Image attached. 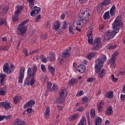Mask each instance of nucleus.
I'll list each match as a JSON object with an SVG mask.
<instances>
[{"label": "nucleus", "instance_id": "nucleus-1", "mask_svg": "<svg viewBox=\"0 0 125 125\" xmlns=\"http://www.w3.org/2000/svg\"><path fill=\"white\" fill-rule=\"evenodd\" d=\"M106 60H107V57L105 55H103L97 59L95 61V72L97 73H99L98 77H99V79H103L104 77L106 76V72H107L106 69H105V68H103L101 70L102 67L104 66V63H105Z\"/></svg>", "mask_w": 125, "mask_h": 125}, {"label": "nucleus", "instance_id": "nucleus-2", "mask_svg": "<svg viewBox=\"0 0 125 125\" xmlns=\"http://www.w3.org/2000/svg\"><path fill=\"white\" fill-rule=\"evenodd\" d=\"M123 23L120 20H119L118 19H116L113 23H112V30H108L105 33V40L106 42H109L111 39L115 38L116 35L120 32V29L123 28Z\"/></svg>", "mask_w": 125, "mask_h": 125}, {"label": "nucleus", "instance_id": "nucleus-3", "mask_svg": "<svg viewBox=\"0 0 125 125\" xmlns=\"http://www.w3.org/2000/svg\"><path fill=\"white\" fill-rule=\"evenodd\" d=\"M38 67L34 65L32 68L28 67L27 72V77L24 80V86L26 85H33L35 83V77L37 75Z\"/></svg>", "mask_w": 125, "mask_h": 125}, {"label": "nucleus", "instance_id": "nucleus-4", "mask_svg": "<svg viewBox=\"0 0 125 125\" xmlns=\"http://www.w3.org/2000/svg\"><path fill=\"white\" fill-rule=\"evenodd\" d=\"M81 15L79 16V20L76 23L77 25H84L86 23L90 20L91 15V11L88 9H83L82 12L81 11ZM84 20V21H83Z\"/></svg>", "mask_w": 125, "mask_h": 125}, {"label": "nucleus", "instance_id": "nucleus-5", "mask_svg": "<svg viewBox=\"0 0 125 125\" xmlns=\"http://www.w3.org/2000/svg\"><path fill=\"white\" fill-rule=\"evenodd\" d=\"M59 98L57 100V103H64L66 99V97L68 95L67 89L64 87H62L59 92Z\"/></svg>", "mask_w": 125, "mask_h": 125}, {"label": "nucleus", "instance_id": "nucleus-6", "mask_svg": "<svg viewBox=\"0 0 125 125\" xmlns=\"http://www.w3.org/2000/svg\"><path fill=\"white\" fill-rule=\"evenodd\" d=\"M16 66L13 64H11L10 66L8 63L5 62L3 65V71L5 74H12Z\"/></svg>", "mask_w": 125, "mask_h": 125}, {"label": "nucleus", "instance_id": "nucleus-7", "mask_svg": "<svg viewBox=\"0 0 125 125\" xmlns=\"http://www.w3.org/2000/svg\"><path fill=\"white\" fill-rule=\"evenodd\" d=\"M27 26L21 25V24H19L17 28V34L19 36H21V37H24L27 33Z\"/></svg>", "mask_w": 125, "mask_h": 125}, {"label": "nucleus", "instance_id": "nucleus-8", "mask_svg": "<svg viewBox=\"0 0 125 125\" xmlns=\"http://www.w3.org/2000/svg\"><path fill=\"white\" fill-rule=\"evenodd\" d=\"M101 38L100 37H97L94 40L93 45H94L91 49L94 51H97V50H99V49L102 47L101 46Z\"/></svg>", "mask_w": 125, "mask_h": 125}, {"label": "nucleus", "instance_id": "nucleus-9", "mask_svg": "<svg viewBox=\"0 0 125 125\" xmlns=\"http://www.w3.org/2000/svg\"><path fill=\"white\" fill-rule=\"evenodd\" d=\"M70 56H71V47H69L63 50L61 54V58H63V59H67Z\"/></svg>", "mask_w": 125, "mask_h": 125}, {"label": "nucleus", "instance_id": "nucleus-10", "mask_svg": "<svg viewBox=\"0 0 125 125\" xmlns=\"http://www.w3.org/2000/svg\"><path fill=\"white\" fill-rule=\"evenodd\" d=\"M25 67H22L20 70V74L18 77V83H22L23 80H24V77L25 75Z\"/></svg>", "mask_w": 125, "mask_h": 125}, {"label": "nucleus", "instance_id": "nucleus-11", "mask_svg": "<svg viewBox=\"0 0 125 125\" xmlns=\"http://www.w3.org/2000/svg\"><path fill=\"white\" fill-rule=\"evenodd\" d=\"M0 106L2 108H4V109H10L11 108V105H10V103L5 101V102H0Z\"/></svg>", "mask_w": 125, "mask_h": 125}, {"label": "nucleus", "instance_id": "nucleus-12", "mask_svg": "<svg viewBox=\"0 0 125 125\" xmlns=\"http://www.w3.org/2000/svg\"><path fill=\"white\" fill-rule=\"evenodd\" d=\"M78 83L79 80H78V79L75 78H73L69 80L68 82V85L69 86H75L76 84H78Z\"/></svg>", "mask_w": 125, "mask_h": 125}, {"label": "nucleus", "instance_id": "nucleus-13", "mask_svg": "<svg viewBox=\"0 0 125 125\" xmlns=\"http://www.w3.org/2000/svg\"><path fill=\"white\" fill-rule=\"evenodd\" d=\"M36 102L33 100H30L28 102H27L23 106L24 109H27L28 107L33 108V105H35Z\"/></svg>", "mask_w": 125, "mask_h": 125}, {"label": "nucleus", "instance_id": "nucleus-14", "mask_svg": "<svg viewBox=\"0 0 125 125\" xmlns=\"http://www.w3.org/2000/svg\"><path fill=\"white\" fill-rule=\"evenodd\" d=\"M23 10H24V6L22 5H18L15 7V11L14 12L20 15L21 13H22Z\"/></svg>", "mask_w": 125, "mask_h": 125}, {"label": "nucleus", "instance_id": "nucleus-15", "mask_svg": "<svg viewBox=\"0 0 125 125\" xmlns=\"http://www.w3.org/2000/svg\"><path fill=\"white\" fill-rule=\"evenodd\" d=\"M61 27V22L60 21L57 20L53 23V29L55 31H57Z\"/></svg>", "mask_w": 125, "mask_h": 125}, {"label": "nucleus", "instance_id": "nucleus-16", "mask_svg": "<svg viewBox=\"0 0 125 125\" xmlns=\"http://www.w3.org/2000/svg\"><path fill=\"white\" fill-rule=\"evenodd\" d=\"M85 70H86V67L83 64H80L77 68V70L78 71L80 74L84 73Z\"/></svg>", "mask_w": 125, "mask_h": 125}, {"label": "nucleus", "instance_id": "nucleus-17", "mask_svg": "<svg viewBox=\"0 0 125 125\" xmlns=\"http://www.w3.org/2000/svg\"><path fill=\"white\" fill-rule=\"evenodd\" d=\"M104 113L106 116H111V115L114 113L113 107H112L111 105L109 106L105 110Z\"/></svg>", "mask_w": 125, "mask_h": 125}, {"label": "nucleus", "instance_id": "nucleus-18", "mask_svg": "<svg viewBox=\"0 0 125 125\" xmlns=\"http://www.w3.org/2000/svg\"><path fill=\"white\" fill-rule=\"evenodd\" d=\"M50 115V107L48 106L46 108L45 112H44V118L48 120L49 119V116Z\"/></svg>", "mask_w": 125, "mask_h": 125}, {"label": "nucleus", "instance_id": "nucleus-19", "mask_svg": "<svg viewBox=\"0 0 125 125\" xmlns=\"http://www.w3.org/2000/svg\"><path fill=\"white\" fill-rule=\"evenodd\" d=\"M116 6L115 5H113L110 8L109 12L111 17H114V16L116 15Z\"/></svg>", "mask_w": 125, "mask_h": 125}, {"label": "nucleus", "instance_id": "nucleus-20", "mask_svg": "<svg viewBox=\"0 0 125 125\" xmlns=\"http://www.w3.org/2000/svg\"><path fill=\"white\" fill-rule=\"evenodd\" d=\"M102 122H103V120L101 118V117L99 116H97L95 117V125H101V124H102Z\"/></svg>", "mask_w": 125, "mask_h": 125}, {"label": "nucleus", "instance_id": "nucleus-21", "mask_svg": "<svg viewBox=\"0 0 125 125\" xmlns=\"http://www.w3.org/2000/svg\"><path fill=\"white\" fill-rule=\"evenodd\" d=\"M19 16H20L19 14H17V13L14 12V14L13 16H12V21L14 22H18L19 21Z\"/></svg>", "mask_w": 125, "mask_h": 125}, {"label": "nucleus", "instance_id": "nucleus-22", "mask_svg": "<svg viewBox=\"0 0 125 125\" xmlns=\"http://www.w3.org/2000/svg\"><path fill=\"white\" fill-rule=\"evenodd\" d=\"M6 78V74L4 73H0V83L1 84H4V79Z\"/></svg>", "mask_w": 125, "mask_h": 125}, {"label": "nucleus", "instance_id": "nucleus-23", "mask_svg": "<svg viewBox=\"0 0 125 125\" xmlns=\"http://www.w3.org/2000/svg\"><path fill=\"white\" fill-rule=\"evenodd\" d=\"M95 57V53L94 52H91L86 56V58L88 60H91V59H93Z\"/></svg>", "mask_w": 125, "mask_h": 125}, {"label": "nucleus", "instance_id": "nucleus-24", "mask_svg": "<svg viewBox=\"0 0 125 125\" xmlns=\"http://www.w3.org/2000/svg\"><path fill=\"white\" fill-rule=\"evenodd\" d=\"M48 70L49 72L51 73L52 76H54V75H55V68H54V67L51 65H48Z\"/></svg>", "mask_w": 125, "mask_h": 125}, {"label": "nucleus", "instance_id": "nucleus-25", "mask_svg": "<svg viewBox=\"0 0 125 125\" xmlns=\"http://www.w3.org/2000/svg\"><path fill=\"white\" fill-rule=\"evenodd\" d=\"M105 96L108 99H112L114 98V93H113V91H110L107 92L105 94Z\"/></svg>", "mask_w": 125, "mask_h": 125}, {"label": "nucleus", "instance_id": "nucleus-26", "mask_svg": "<svg viewBox=\"0 0 125 125\" xmlns=\"http://www.w3.org/2000/svg\"><path fill=\"white\" fill-rule=\"evenodd\" d=\"M103 18L104 20H109V19H110L111 17L110 16V11H108L106 12L103 16Z\"/></svg>", "mask_w": 125, "mask_h": 125}, {"label": "nucleus", "instance_id": "nucleus-27", "mask_svg": "<svg viewBox=\"0 0 125 125\" xmlns=\"http://www.w3.org/2000/svg\"><path fill=\"white\" fill-rule=\"evenodd\" d=\"M9 9V7H8V6L4 5L2 8V13L3 14H6V13L8 12Z\"/></svg>", "mask_w": 125, "mask_h": 125}, {"label": "nucleus", "instance_id": "nucleus-28", "mask_svg": "<svg viewBox=\"0 0 125 125\" xmlns=\"http://www.w3.org/2000/svg\"><path fill=\"white\" fill-rule=\"evenodd\" d=\"M22 98L21 97L19 96H15L13 99V102L15 104H17L18 103L19 101H20V100Z\"/></svg>", "mask_w": 125, "mask_h": 125}, {"label": "nucleus", "instance_id": "nucleus-29", "mask_svg": "<svg viewBox=\"0 0 125 125\" xmlns=\"http://www.w3.org/2000/svg\"><path fill=\"white\" fill-rule=\"evenodd\" d=\"M90 116L92 119H94V118H96V111H95V110L94 109H92L90 111Z\"/></svg>", "mask_w": 125, "mask_h": 125}, {"label": "nucleus", "instance_id": "nucleus-30", "mask_svg": "<svg viewBox=\"0 0 125 125\" xmlns=\"http://www.w3.org/2000/svg\"><path fill=\"white\" fill-rule=\"evenodd\" d=\"M78 114H73L70 116V117L68 118V121H70V122H72V121H76L78 118Z\"/></svg>", "mask_w": 125, "mask_h": 125}, {"label": "nucleus", "instance_id": "nucleus-31", "mask_svg": "<svg viewBox=\"0 0 125 125\" xmlns=\"http://www.w3.org/2000/svg\"><path fill=\"white\" fill-rule=\"evenodd\" d=\"M97 106L99 112H101V111H102V109H103V102H99L97 104Z\"/></svg>", "mask_w": 125, "mask_h": 125}, {"label": "nucleus", "instance_id": "nucleus-32", "mask_svg": "<svg viewBox=\"0 0 125 125\" xmlns=\"http://www.w3.org/2000/svg\"><path fill=\"white\" fill-rule=\"evenodd\" d=\"M87 83H95L96 82V78L95 77H91L89 78H88L87 79Z\"/></svg>", "mask_w": 125, "mask_h": 125}, {"label": "nucleus", "instance_id": "nucleus-33", "mask_svg": "<svg viewBox=\"0 0 125 125\" xmlns=\"http://www.w3.org/2000/svg\"><path fill=\"white\" fill-rule=\"evenodd\" d=\"M47 58L50 62H54L56 60L55 56L53 54H51Z\"/></svg>", "mask_w": 125, "mask_h": 125}, {"label": "nucleus", "instance_id": "nucleus-34", "mask_svg": "<svg viewBox=\"0 0 125 125\" xmlns=\"http://www.w3.org/2000/svg\"><path fill=\"white\" fill-rule=\"evenodd\" d=\"M58 89V85L55 83H54L51 88V91L53 92H56Z\"/></svg>", "mask_w": 125, "mask_h": 125}, {"label": "nucleus", "instance_id": "nucleus-35", "mask_svg": "<svg viewBox=\"0 0 125 125\" xmlns=\"http://www.w3.org/2000/svg\"><path fill=\"white\" fill-rule=\"evenodd\" d=\"M111 67L115 68L116 67V58H113L111 59Z\"/></svg>", "mask_w": 125, "mask_h": 125}, {"label": "nucleus", "instance_id": "nucleus-36", "mask_svg": "<svg viewBox=\"0 0 125 125\" xmlns=\"http://www.w3.org/2000/svg\"><path fill=\"white\" fill-rule=\"evenodd\" d=\"M33 9H34L35 12L36 11V14H40V13H41V10H42V8H41V7H38L37 6H35Z\"/></svg>", "mask_w": 125, "mask_h": 125}, {"label": "nucleus", "instance_id": "nucleus-37", "mask_svg": "<svg viewBox=\"0 0 125 125\" xmlns=\"http://www.w3.org/2000/svg\"><path fill=\"white\" fill-rule=\"evenodd\" d=\"M86 125V119L85 118H82L80 122L77 125Z\"/></svg>", "mask_w": 125, "mask_h": 125}, {"label": "nucleus", "instance_id": "nucleus-38", "mask_svg": "<svg viewBox=\"0 0 125 125\" xmlns=\"http://www.w3.org/2000/svg\"><path fill=\"white\" fill-rule=\"evenodd\" d=\"M88 101H89L88 97L85 96L82 99V104H85V103H88Z\"/></svg>", "mask_w": 125, "mask_h": 125}, {"label": "nucleus", "instance_id": "nucleus-39", "mask_svg": "<svg viewBox=\"0 0 125 125\" xmlns=\"http://www.w3.org/2000/svg\"><path fill=\"white\" fill-rule=\"evenodd\" d=\"M85 25L86 27H88L89 28V31H92V29H93V27L92 26V25H91V22H90V21H88L87 22L85 23Z\"/></svg>", "mask_w": 125, "mask_h": 125}, {"label": "nucleus", "instance_id": "nucleus-40", "mask_svg": "<svg viewBox=\"0 0 125 125\" xmlns=\"http://www.w3.org/2000/svg\"><path fill=\"white\" fill-rule=\"evenodd\" d=\"M118 46V45L117 44H114V45H108L107 46V48L109 49V50H112V49H115L116 47Z\"/></svg>", "mask_w": 125, "mask_h": 125}, {"label": "nucleus", "instance_id": "nucleus-41", "mask_svg": "<svg viewBox=\"0 0 125 125\" xmlns=\"http://www.w3.org/2000/svg\"><path fill=\"white\" fill-rule=\"evenodd\" d=\"M58 63L60 64V65H62V64H64V62H65V60H64V58H61V56L58 58Z\"/></svg>", "mask_w": 125, "mask_h": 125}, {"label": "nucleus", "instance_id": "nucleus-42", "mask_svg": "<svg viewBox=\"0 0 125 125\" xmlns=\"http://www.w3.org/2000/svg\"><path fill=\"white\" fill-rule=\"evenodd\" d=\"M110 2V0H104L102 2L101 4L102 6L103 5V6H105V5H108V4H109Z\"/></svg>", "mask_w": 125, "mask_h": 125}, {"label": "nucleus", "instance_id": "nucleus-43", "mask_svg": "<svg viewBox=\"0 0 125 125\" xmlns=\"http://www.w3.org/2000/svg\"><path fill=\"white\" fill-rule=\"evenodd\" d=\"M6 93H7V92L6 91L5 89L1 88L0 89V95H6Z\"/></svg>", "mask_w": 125, "mask_h": 125}, {"label": "nucleus", "instance_id": "nucleus-44", "mask_svg": "<svg viewBox=\"0 0 125 125\" xmlns=\"http://www.w3.org/2000/svg\"><path fill=\"white\" fill-rule=\"evenodd\" d=\"M41 60L43 63H46L47 62L46 58L44 57V56L42 54L41 55Z\"/></svg>", "mask_w": 125, "mask_h": 125}, {"label": "nucleus", "instance_id": "nucleus-45", "mask_svg": "<svg viewBox=\"0 0 125 125\" xmlns=\"http://www.w3.org/2000/svg\"><path fill=\"white\" fill-rule=\"evenodd\" d=\"M69 34L71 35H74V27L72 25H70L69 26V29H68Z\"/></svg>", "mask_w": 125, "mask_h": 125}, {"label": "nucleus", "instance_id": "nucleus-46", "mask_svg": "<svg viewBox=\"0 0 125 125\" xmlns=\"http://www.w3.org/2000/svg\"><path fill=\"white\" fill-rule=\"evenodd\" d=\"M84 94V92H83V91L82 90L77 93L76 96L77 97H80V96H82V95H83Z\"/></svg>", "mask_w": 125, "mask_h": 125}, {"label": "nucleus", "instance_id": "nucleus-47", "mask_svg": "<svg viewBox=\"0 0 125 125\" xmlns=\"http://www.w3.org/2000/svg\"><path fill=\"white\" fill-rule=\"evenodd\" d=\"M67 21H64L63 22H62V30H66L67 29Z\"/></svg>", "mask_w": 125, "mask_h": 125}, {"label": "nucleus", "instance_id": "nucleus-48", "mask_svg": "<svg viewBox=\"0 0 125 125\" xmlns=\"http://www.w3.org/2000/svg\"><path fill=\"white\" fill-rule=\"evenodd\" d=\"M29 21H30L29 19H26V20L23 21L21 23H20V24L21 25V26H26L25 25H26V24H27V23H28Z\"/></svg>", "mask_w": 125, "mask_h": 125}, {"label": "nucleus", "instance_id": "nucleus-49", "mask_svg": "<svg viewBox=\"0 0 125 125\" xmlns=\"http://www.w3.org/2000/svg\"><path fill=\"white\" fill-rule=\"evenodd\" d=\"M88 38V42L89 44H92L93 43V38L92 36L87 37Z\"/></svg>", "mask_w": 125, "mask_h": 125}, {"label": "nucleus", "instance_id": "nucleus-50", "mask_svg": "<svg viewBox=\"0 0 125 125\" xmlns=\"http://www.w3.org/2000/svg\"><path fill=\"white\" fill-rule=\"evenodd\" d=\"M5 19L4 18H0V26L4 24L6 22Z\"/></svg>", "mask_w": 125, "mask_h": 125}, {"label": "nucleus", "instance_id": "nucleus-51", "mask_svg": "<svg viewBox=\"0 0 125 125\" xmlns=\"http://www.w3.org/2000/svg\"><path fill=\"white\" fill-rule=\"evenodd\" d=\"M66 18V14L65 13H62L60 17V20H64Z\"/></svg>", "mask_w": 125, "mask_h": 125}, {"label": "nucleus", "instance_id": "nucleus-52", "mask_svg": "<svg viewBox=\"0 0 125 125\" xmlns=\"http://www.w3.org/2000/svg\"><path fill=\"white\" fill-rule=\"evenodd\" d=\"M50 91H51V89H49L48 88H46L45 91V93L44 94V96H47V95H48V93H49V92H50Z\"/></svg>", "mask_w": 125, "mask_h": 125}, {"label": "nucleus", "instance_id": "nucleus-53", "mask_svg": "<svg viewBox=\"0 0 125 125\" xmlns=\"http://www.w3.org/2000/svg\"><path fill=\"white\" fill-rule=\"evenodd\" d=\"M29 6L30 8H32L34 5H35V3L34 2V0L28 1Z\"/></svg>", "mask_w": 125, "mask_h": 125}, {"label": "nucleus", "instance_id": "nucleus-54", "mask_svg": "<svg viewBox=\"0 0 125 125\" xmlns=\"http://www.w3.org/2000/svg\"><path fill=\"white\" fill-rule=\"evenodd\" d=\"M76 110L78 112H83L84 110V107L83 106H81L78 108H77Z\"/></svg>", "mask_w": 125, "mask_h": 125}, {"label": "nucleus", "instance_id": "nucleus-55", "mask_svg": "<svg viewBox=\"0 0 125 125\" xmlns=\"http://www.w3.org/2000/svg\"><path fill=\"white\" fill-rule=\"evenodd\" d=\"M41 68L42 71L44 73L46 72V68H45V65H44L43 64H41Z\"/></svg>", "mask_w": 125, "mask_h": 125}, {"label": "nucleus", "instance_id": "nucleus-56", "mask_svg": "<svg viewBox=\"0 0 125 125\" xmlns=\"http://www.w3.org/2000/svg\"><path fill=\"white\" fill-rule=\"evenodd\" d=\"M102 6H103V5H102V4H100L97 7L96 10L98 12H101V11H102V8H101Z\"/></svg>", "mask_w": 125, "mask_h": 125}, {"label": "nucleus", "instance_id": "nucleus-57", "mask_svg": "<svg viewBox=\"0 0 125 125\" xmlns=\"http://www.w3.org/2000/svg\"><path fill=\"white\" fill-rule=\"evenodd\" d=\"M51 86H52V83L50 82H47L46 88H49L50 89H51Z\"/></svg>", "mask_w": 125, "mask_h": 125}, {"label": "nucleus", "instance_id": "nucleus-58", "mask_svg": "<svg viewBox=\"0 0 125 125\" xmlns=\"http://www.w3.org/2000/svg\"><path fill=\"white\" fill-rule=\"evenodd\" d=\"M111 78H112V82H113L114 83H117V81L118 80V78H116L114 74L111 75Z\"/></svg>", "mask_w": 125, "mask_h": 125}, {"label": "nucleus", "instance_id": "nucleus-59", "mask_svg": "<svg viewBox=\"0 0 125 125\" xmlns=\"http://www.w3.org/2000/svg\"><path fill=\"white\" fill-rule=\"evenodd\" d=\"M121 100L123 101V102L125 103V94H122L120 96Z\"/></svg>", "mask_w": 125, "mask_h": 125}, {"label": "nucleus", "instance_id": "nucleus-60", "mask_svg": "<svg viewBox=\"0 0 125 125\" xmlns=\"http://www.w3.org/2000/svg\"><path fill=\"white\" fill-rule=\"evenodd\" d=\"M23 53H24V55L26 57H28V49H24L22 51Z\"/></svg>", "mask_w": 125, "mask_h": 125}, {"label": "nucleus", "instance_id": "nucleus-61", "mask_svg": "<svg viewBox=\"0 0 125 125\" xmlns=\"http://www.w3.org/2000/svg\"><path fill=\"white\" fill-rule=\"evenodd\" d=\"M86 37H92V30H89L88 31Z\"/></svg>", "mask_w": 125, "mask_h": 125}, {"label": "nucleus", "instance_id": "nucleus-62", "mask_svg": "<svg viewBox=\"0 0 125 125\" xmlns=\"http://www.w3.org/2000/svg\"><path fill=\"white\" fill-rule=\"evenodd\" d=\"M41 39H42V40H46V39H47V35L45 34H42L41 35Z\"/></svg>", "mask_w": 125, "mask_h": 125}, {"label": "nucleus", "instance_id": "nucleus-63", "mask_svg": "<svg viewBox=\"0 0 125 125\" xmlns=\"http://www.w3.org/2000/svg\"><path fill=\"white\" fill-rule=\"evenodd\" d=\"M27 113L28 114H31L33 112V107L28 108L26 110Z\"/></svg>", "mask_w": 125, "mask_h": 125}, {"label": "nucleus", "instance_id": "nucleus-64", "mask_svg": "<svg viewBox=\"0 0 125 125\" xmlns=\"http://www.w3.org/2000/svg\"><path fill=\"white\" fill-rule=\"evenodd\" d=\"M4 116V119H6V121L8 120H10L11 119V115H3Z\"/></svg>", "mask_w": 125, "mask_h": 125}]
</instances>
